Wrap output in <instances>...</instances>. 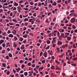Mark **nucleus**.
I'll list each match as a JSON object with an SVG mask.
<instances>
[{"label":"nucleus","mask_w":77,"mask_h":77,"mask_svg":"<svg viewBox=\"0 0 77 77\" xmlns=\"http://www.w3.org/2000/svg\"><path fill=\"white\" fill-rule=\"evenodd\" d=\"M55 69H56V70H60V69H61V68H59L58 66L56 65V67L55 68Z\"/></svg>","instance_id":"nucleus-3"},{"label":"nucleus","mask_w":77,"mask_h":77,"mask_svg":"<svg viewBox=\"0 0 77 77\" xmlns=\"http://www.w3.org/2000/svg\"><path fill=\"white\" fill-rule=\"evenodd\" d=\"M3 8H4V9H6V8H8V7L7 6H3Z\"/></svg>","instance_id":"nucleus-48"},{"label":"nucleus","mask_w":77,"mask_h":77,"mask_svg":"<svg viewBox=\"0 0 77 77\" xmlns=\"http://www.w3.org/2000/svg\"><path fill=\"white\" fill-rule=\"evenodd\" d=\"M8 36L10 38H13V37H14V35L11 34L8 35Z\"/></svg>","instance_id":"nucleus-6"},{"label":"nucleus","mask_w":77,"mask_h":77,"mask_svg":"<svg viewBox=\"0 0 77 77\" xmlns=\"http://www.w3.org/2000/svg\"><path fill=\"white\" fill-rule=\"evenodd\" d=\"M61 35L62 38H63V37H64V33H61Z\"/></svg>","instance_id":"nucleus-37"},{"label":"nucleus","mask_w":77,"mask_h":77,"mask_svg":"<svg viewBox=\"0 0 77 77\" xmlns=\"http://www.w3.org/2000/svg\"><path fill=\"white\" fill-rule=\"evenodd\" d=\"M23 37L24 38H27V35L25 34L23 36Z\"/></svg>","instance_id":"nucleus-12"},{"label":"nucleus","mask_w":77,"mask_h":77,"mask_svg":"<svg viewBox=\"0 0 77 77\" xmlns=\"http://www.w3.org/2000/svg\"><path fill=\"white\" fill-rule=\"evenodd\" d=\"M8 2H6V3H5L4 4V6H8Z\"/></svg>","instance_id":"nucleus-52"},{"label":"nucleus","mask_w":77,"mask_h":77,"mask_svg":"<svg viewBox=\"0 0 77 77\" xmlns=\"http://www.w3.org/2000/svg\"><path fill=\"white\" fill-rule=\"evenodd\" d=\"M64 54H63L62 55H60L59 56V57H62V56H63L64 55Z\"/></svg>","instance_id":"nucleus-32"},{"label":"nucleus","mask_w":77,"mask_h":77,"mask_svg":"<svg viewBox=\"0 0 77 77\" xmlns=\"http://www.w3.org/2000/svg\"><path fill=\"white\" fill-rule=\"evenodd\" d=\"M74 13V14H73V17H77V14H75V13Z\"/></svg>","instance_id":"nucleus-34"},{"label":"nucleus","mask_w":77,"mask_h":77,"mask_svg":"<svg viewBox=\"0 0 77 77\" xmlns=\"http://www.w3.org/2000/svg\"><path fill=\"white\" fill-rule=\"evenodd\" d=\"M72 28L73 29H76V27H75V26L74 25H73L72 26Z\"/></svg>","instance_id":"nucleus-27"},{"label":"nucleus","mask_w":77,"mask_h":77,"mask_svg":"<svg viewBox=\"0 0 77 77\" xmlns=\"http://www.w3.org/2000/svg\"><path fill=\"white\" fill-rule=\"evenodd\" d=\"M56 63H57V65H59V64H60V62H58L57 60H55Z\"/></svg>","instance_id":"nucleus-18"},{"label":"nucleus","mask_w":77,"mask_h":77,"mask_svg":"<svg viewBox=\"0 0 77 77\" xmlns=\"http://www.w3.org/2000/svg\"><path fill=\"white\" fill-rule=\"evenodd\" d=\"M74 12V10H72L70 11V13H73V12Z\"/></svg>","instance_id":"nucleus-51"},{"label":"nucleus","mask_w":77,"mask_h":77,"mask_svg":"<svg viewBox=\"0 0 77 77\" xmlns=\"http://www.w3.org/2000/svg\"><path fill=\"white\" fill-rule=\"evenodd\" d=\"M14 5L15 6H17L18 5V4L17 3V2H14Z\"/></svg>","instance_id":"nucleus-15"},{"label":"nucleus","mask_w":77,"mask_h":77,"mask_svg":"<svg viewBox=\"0 0 77 77\" xmlns=\"http://www.w3.org/2000/svg\"><path fill=\"white\" fill-rule=\"evenodd\" d=\"M18 9L19 10V11H21V8L20 6H18Z\"/></svg>","instance_id":"nucleus-28"},{"label":"nucleus","mask_w":77,"mask_h":77,"mask_svg":"<svg viewBox=\"0 0 77 77\" xmlns=\"http://www.w3.org/2000/svg\"><path fill=\"white\" fill-rule=\"evenodd\" d=\"M77 60V57L73 58L72 60Z\"/></svg>","instance_id":"nucleus-40"},{"label":"nucleus","mask_w":77,"mask_h":77,"mask_svg":"<svg viewBox=\"0 0 77 77\" xmlns=\"http://www.w3.org/2000/svg\"><path fill=\"white\" fill-rule=\"evenodd\" d=\"M30 5H33V2H31L30 3Z\"/></svg>","instance_id":"nucleus-64"},{"label":"nucleus","mask_w":77,"mask_h":77,"mask_svg":"<svg viewBox=\"0 0 77 77\" xmlns=\"http://www.w3.org/2000/svg\"><path fill=\"white\" fill-rule=\"evenodd\" d=\"M25 66V65H24V64H22L21 65V68L22 69Z\"/></svg>","instance_id":"nucleus-47"},{"label":"nucleus","mask_w":77,"mask_h":77,"mask_svg":"<svg viewBox=\"0 0 77 77\" xmlns=\"http://www.w3.org/2000/svg\"><path fill=\"white\" fill-rule=\"evenodd\" d=\"M14 40L15 41H17V40H18V38H17V37L16 36H14Z\"/></svg>","instance_id":"nucleus-8"},{"label":"nucleus","mask_w":77,"mask_h":77,"mask_svg":"<svg viewBox=\"0 0 77 77\" xmlns=\"http://www.w3.org/2000/svg\"><path fill=\"white\" fill-rule=\"evenodd\" d=\"M48 55V53H47L46 51H45L43 54V56H44L45 57H47V56Z\"/></svg>","instance_id":"nucleus-2"},{"label":"nucleus","mask_w":77,"mask_h":77,"mask_svg":"<svg viewBox=\"0 0 77 77\" xmlns=\"http://www.w3.org/2000/svg\"><path fill=\"white\" fill-rule=\"evenodd\" d=\"M43 54V52H41L40 53L39 56H42V55Z\"/></svg>","instance_id":"nucleus-33"},{"label":"nucleus","mask_w":77,"mask_h":77,"mask_svg":"<svg viewBox=\"0 0 77 77\" xmlns=\"http://www.w3.org/2000/svg\"><path fill=\"white\" fill-rule=\"evenodd\" d=\"M28 20H29V19H28L27 18H26L24 19V22H26V21H28Z\"/></svg>","instance_id":"nucleus-24"},{"label":"nucleus","mask_w":77,"mask_h":77,"mask_svg":"<svg viewBox=\"0 0 77 77\" xmlns=\"http://www.w3.org/2000/svg\"><path fill=\"white\" fill-rule=\"evenodd\" d=\"M16 36L18 37V38H19L20 37V35L19 34H17L16 35Z\"/></svg>","instance_id":"nucleus-55"},{"label":"nucleus","mask_w":77,"mask_h":77,"mask_svg":"<svg viewBox=\"0 0 77 77\" xmlns=\"http://www.w3.org/2000/svg\"><path fill=\"white\" fill-rule=\"evenodd\" d=\"M4 40L3 39L1 40L0 41V44H2V43H3L4 42Z\"/></svg>","instance_id":"nucleus-7"},{"label":"nucleus","mask_w":77,"mask_h":77,"mask_svg":"<svg viewBox=\"0 0 77 77\" xmlns=\"http://www.w3.org/2000/svg\"><path fill=\"white\" fill-rule=\"evenodd\" d=\"M5 50H3L2 51V54H5Z\"/></svg>","instance_id":"nucleus-42"},{"label":"nucleus","mask_w":77,"mask_h":77,"mask_svg":"<svg viewBox=\"0 0 77 77\" xmlns=\"http://www.w3.org/2000/svg\"><path fill=\"white\" fill-rule=\"evenodd\" d=\"M56 42V40H53L52 42L51 43L52 44H54V42Z\"/></svg>","instance_id":"nucleus-39"},{"label":"nucleus","mask_w":77,"mask_h":77,"mask_svg":"<svg viewBox=\"0 0 77 77\" xmlns=\"http://www.w3.org/2000/svg\"><path fill=\"white\" fill-rule=\"evenodd\" d=\"M28 4H29V2H26L25 3V5H28Z\"/></svg>","instance_id":"nucleus-59"},{"label":"nucleus","mask_w":77,"mask_h":77,"mask_svg":"<svg viewBox=\"0 0 77 77\" xmlns=\"http://www.w3.org/2000/svg\"><path fill=\"white\" fill-rule=\"evenodd\" d=\"M5 58L7 59V60L9 59V56L8 55H7L5 57Z\"/></svg>","instance_id":"nucleus-25"},{"label":"nucleus","mask_w":77,"mask_h":77,"mask_svg":"<svg viewBox=\"0 0 77 77\" xmlns=\"http://www.w3.org/2000/svg\"><path fill=\"white\" fill-rule=\"evenodd\" d=\"M2 45L3 47H5V43H3V44H2Z\"/></svg>","instance_id":"nucleus-49"},{"label":"nucleus","mask_w":77,"mask_h":77,"mask_svg":"<svg viewBox=\"0 0 77 77\" xmlns=\"http://www.w3.org/2000/svg\"><path fill=\"white\" fill-rule=\"evenodd\" d=\"M57 52H58V53H59L60 51V49H59V48H57Z\"/></svg>","instance_id":"nucleus-53"},{"label":"nucleus","mask_w":77,"mask_h":77,"mask_svg":"<svg viewBox=\"0 0 77 77\" xmlns=\"http://www.w3.org/2000/svg\"><path fill=\"white\" fill-rule=\"evenodd\" d=\"M16 70L17 71V72H19V71L20 70V68H17Z\"/></svg>","instance_id":"nucleus-17"},{"label":"nucleus","mask_w":77,"mask_h":77,"mask_svg":"<svg viewBox=\"0 0 77 77\" xmlns=\"http://www.w3.org/2000/svg\"><path fill=\"white\" fill-rule=\"evenodd\" d=\"M2 35L3 36H6V32H2Z\"/></svg>","instance_id":"nucleus-20"},{"label":"nucleus","mask_w":77,"mask_h":77,"mask_svg":"<svg viewBox=\"0 0 77 77\" xmlns=\"http://www.w3.org/2000/svg\"><path fill=\"white\" fill-rule=\"evenodd\" d=\"M50 42H50V41L49 40H48L47 42V44H50Z\"/></svg>","instance_id":"nucleus-57"},{"label":"nucleus","mask_w":77,"mask_h":77,"mask_svg":"<svg viewBox=\"0 0 77 77\" xmlns=\"http://www.w3.org/2000/svg\"><path fill=\"white\" fill-rule=\"evenodd\" d=\"M57 44L58 45H62V43L61 42L58 41Z\"/></svg>","instance_id":"nucleus-4"},{"label":"nucleus","mask_w":77,"mask_h":77,"mask_svg":"<svg viewBox=\"0 0 77 77\" xmlns=\"http://www.w3.org/2000/svg\"><path fill=\"white\" fill-rule=\"evenodd\" d=\"M32 67L33 68H35V64H32Z\"/></svg>","instance_id":"nucleus-54"},{"label":"nucleus","mask_w":77,"mask_h":77,"mask_svg":"<svg viewBox=\"0 0 77 77\" xmlns=\"http://www.w3.org/2000/svg\"><path fill=\"white\" fill-rule=\"evenodd\" d=\"M32 65V64H31V63H28L27 65H28V66H30V65Z\"/></svg>","instance_id":"nucleus-50"},{"label":"nucleus","mask_w":77,"mask_h":77,"mask_svg":"<svg viewBox=\"0 0 77 77\" xmlns=\"http://www.w3.org/2000/svg\"><path fill=\"white\" fill-rule=\"evenodd\" d=\"M73 47L74 48H76V47L75 46V44H74L73 45Z\"/></svg>","instance_id":"nucleus-58"},{"label":"nucleus","mask_w":77,"mask_h":77,"mask_svg":"<svg viewBox=\"0 0 77 77\" xmlns=\"http://www.w3.org/2000/svg\"><path fill=\"white\" fill-rule=\"evenodd\" d=\"M19 17L20 18H21V19H22V18H23V17L22 16V15L21 14H20V15Z\"/></svg>","instance_id":"nucleus-56"},{"label":"nucleus","mask_w":77,"mask_h":77,"mask_svg":"<svg viewBox=\"0 0 77 77\" xmlns=\"http://www.w3.org/2000/svg\"><path fill=\"white\" fill-rule=\"evenodd\" d=\"M10 74V72H9V71H8L6 73L7 75H9Z\"/></svg>","instance_id":"nucleus-38"},{"label":"nucleus","mask_w":77,"mask_h":77,"mask_svg":"<svg viewBox=\"0 0 77 77\" xmlns=\"http://www.w3.org/2000/svg\"><path fill=\"white\" fill-rule=\"evenodd\" d=\"M51 69H54V66H51Z\"/></svg>","instance_id":"nucleus-22"},{"label":"nucleus","mask_w":77,"mask_h":77,"mask_svg":"<svg viewBox=\"0 0 77 77\" xmlns=\"http://www.w3.org/2000/svg\"><path fill=\"white\" fill-rule=\"evenodd\" d=\"M28 74V73H27V72H25L24 73V75L25 76H27V75Z\"/></svg>","instance_id":"nucleus-19"},{"label":"nucleus","mask_w":77,"mask_h":77,"mask_svg":"<svg viewBox=\"0 0 77 77\" xmlns=\"http://www.w3.org/2000/svg\"><path fill=\"white\" fill-rule=\"evenodd\" d=\"M50 54L51 55V56H52V55H53V51H52V50L51 51Z\"/></svg>","instance_id":"nucleus-29"},{"label":"nucleus","mask_w":77,"mask_h":77,"mask_svg":"<svg viewBox=\"0 0 77 77\" xmlns=\"http://www.w3.org/2000/svg\"><path fill=\"white\" fill-rule=\"evenodd\" d=\"M20 63H22L24 62V61L22 60H20Z\"/></svg>","instance_id":"nucleus-31"},{"label":"nucleus","mask_w":77,"mask_h":77,"mask_svg":"<svg viewBox=\"0 0 77 77\" xmlns=\"http://www.w3.org/2000/svg\"><path fill=\"white\" fill-rule=\"evenodd\" d=\"M45 22H46V23H48H48H49V21H48V19L47 20H46L45 21Z\"/></svg>","instance_id":"nucleus-36"},{"label":"nucleus","mask_w":77,"mask_h":77,"mask_svg":"<svg viewBox=\"0 0 77 77\" xmlns=\"http://www.w3.org/2000/svg\"><path fill=\"white\" fill-rule=\"evenodd\" d=\"M69 14V12L67 11L66 12V15H68V14Z\"/></svg>","instance_id":"nucleus-62"},{"label":"nucleus","mask_w":77,"mask_h":77,"mask_svg":"<svg viewBox=\"0 0 77 77\" xmlns=\"http://www.w3.org/2000/svg\"><path fill=\"white\" fill-rule=\"evenodd\" d=\"M12 21H13V22H16V23H17V20L15 19H13L12 20Z\"/></svg>","instance_id":"nucleus-30"},{"label":"nucleus","mask_w":77,"mask_h":77,"mask_svg":"<svg viewBox=\"0 0 77 77\" xmlns=\"http://www.w3.org/2000/svg\"><path fill=\"white\" fill-rule=\"evenodd\" d=\"M13 31H14V32L12 31L13 33H14V34H16L17 33V31L15 30L14 29Z\"/></svg>","instance_id":"nucleus-10"},{"label":"nucleus","mask_w":77,"mask_h":77,"mask_svg":"<svg viewBox=\"0 0 77 77\" xmlns=\"http://www.w3.org/2000/svg\"><path fill=\"white\" fill-rule=\"evenodd\" d=\"M54 24L55 23H53L51 22V26H54Z\"/></svg>","instance_id":"nucleus-63"},{"label":"nucleus","mask_w":77,"mask_h":77,"mask_svg":"<svg viewBox=\"0 0 77 77\" xmlns=\"http://www.w3.org/2000/svg\"><path fill=\"white\" fill-rule=\"evenodd\" d=\"M65 35H66L67 36V35H69V33H68V32H66L65 33Z\"/></svg>","instance_id":"nucleus-45"},{"label":"nucleus","mask_w":77,"mask_h":77,"mask_svg":"<svg viewBox=\"0 0 77 77\" xmlns=\"http://www.w3.org/2000/svg\"><path fill=\"white\" fill-rule=\"evenodd\" d=\"M33 16L34 17H36V13H34L33 14Z\"/></svg>","instance_id":"nucleus-60"},{"label":"nucleus","mask_w":77,"mask_h":77,"mask_svg":"<svg viewBox=\"0 0 77 77\" xmlns=\"http://www.w3.org/2000/svg\"><path fill=\"white\" fill-rule=\"evenodd\" d=\"M56 5H57V2H54L52 4V5L54 6H56Z\"/></svg>","instance_id":"nucleus-13"},{"label":"nucleus","mask_w":77,"mask_h":77,"mask_svg":"<svg viewBox=\"0 0 77 77\" xmlns=\"http://www.w3.org/2000/svg\"><path fill=\"white\" fill-rule=\"evenodd\" d=\"M20 41H23V38L22 37L20 38Z\"/></svg>","instance_id":"nucleus-21"},{"label":"nucleus","mask_w":77,"mask_h":77,"mask_svg":"<svg viewBox=\"0 0 77 77\" xmlns=\"http://www.w3.org/2000/svg\"><path fill=\"white\" fill-rule=\"evenodd\" d=\"M71 39V37L68 36L67 37V39L68 41H70Z\"/></svg>","instance_id":"nucleus-9"},{"label":"nucleus","mask_w":77,"mask_h":77,"mask_svg":"<svg viewBox=\"0 0 77 77\" xmlns=\"http://www.w3.org/2000/svg\"><path fill=\"white\" fill-rule=\"evenodd\" d=\"M25 48L24 47V46L21 47L20 48V49H21V50H23V49H24Z\"/></svg>","instance_id":"nucleus-41"},{"label":"nucleus","mask_w":77,"mask_h":77,"mask_svg":"<svg viewBox=\"0 0 77 77\" xmlns=\"http://www.w3.org/2000/svg\"><path fill=\"white\" fill-rule=\"evenodd\" d=\"M8 55L10 57H12V54L11 53H9L8 54Z\"/></svg>","instance_id":"nucleus-11"},{"label":"nucleus","mask_w":77,"mask_h":77,"mask_svg":"<svg viewBox=\"0 0 77 77\" xmlns=\"http://www.w3.org/2000/svg\"><path fill=\"white\" fill-rule=\"evenodd\" d=\"M75 21V18L74 17L72 18L70 20L71 23H74Z\"/></svg>","instance_id":"nucleus-1"},{"label":"nucleus","mask_w":77,"mask_h":77,"mask_svg":"<svg viewBox=\"0 0 77 77\" xmlns=\"http://www.w3.org/2000/svg\"><path fill=\"white\" fill-rule=\"evenodd\" d=\"M73 2H74L73 3V4H74V5H75V4H76V3H77V2L75 1H74V0H73Z\"/></svg>","instance_id":"nucleus-16"},{"label":"nucleus","mask_w":77,"mask_h":77,"mask_svg":"<svg viewBox=\"0 0 77 77\" xmlns=\"http://www.w3.org/2000/svg\"><path fill=\"white\" fill-rule=\"evenodd\" d=\"M13 45V47H14L16 48V47H17V44H14Z\"/></svg>","instance_id":"nucleus-26"},{"label":"nucleus","mask_w":77,"mask_h":77,"mask_svg":"<svg viewBox=\"0 0 77 77\" xmlns=\"http://www.w3.org/2000/svg\"><path fill=\"white\" fill-rule=\"evenodd\" d=\"M73 15H74V13H72L69 14V16L71 17V16Z\"/></svg>","instance_id":"nucleus-35"},{"label":"nucleus","mask_w":77,"mask_h":77,"mask_svg":"<svg viewBox=\"0 0 77 77\" xmlns=\"http://www.w3.org/2000/svg\"><path fill=\"white\" fill-rule=\"evenodd\" d=\"M59 30L60 32H64V29H59Z\"/></svg>","instance_id":"nucleus-5"},{"label":"nucleus","mask_w":77,"mask_h":77,"mask_svg":"<svg viewBox=\"0 0 77 77\" xmlns=\"http://www.w3.org/2000/svg\"><path fill=\"white\" fill-rule=\"evenodd\" d=\"M32 20H33V19H30L29 21L28 22H29V23H31V22H32Z\"/></svg>","instance_id":"nucleus-23"},{"label":"nucleus","mask_w":77,"mask_h":77,"mask_svg":"<svg viewBox=\"0 0 77 77\" xmlns=\"http://www.w3.org/2000/svg\"><path fill=\"white\" fill-rule=\"evenodd\" d=\"M9 24L11 25V26H12L13 25H14V23H9Z\"/></svg>","instance_id":"nucleus-46"},{"label":"nucleus","mask_w":77,"mask_h":77,"mask_svg":"<svg viewBox=\"0 0 77 77\" xmlns=\"http://www.w3.org/2000/svg\"><path fill=\"white\" fill-rule=\"evenodd\" d=\"M6 65L5 63H3L2 64V66H3V67H5L6 66Z\"/></svg>","instance_id":"nucleus-43"},{"label":"nucleus","mask_w":77,"mask_h":77,"mask_svg":"<svg viewBox=\"0 0 77 77\" xmlns=\"http://www.w3.org/2000/svg\"><path fill=\"white\" fill-rule=\"evenodd\" d=\"M68 21H69L68 20H66L65 21V23H68Z\"/></svg>","instance_id":"nucleus-61"},{"label":"nucleus","mask_w":77,"mask_h":77,"mask_svg":"<svg viewBox=\"0 0 77 77\" xmlns=\"http://www.w3.org/2000/svg\"><path fill=\"white\" fill-rule=\"evenodd\" d=\"M25 25L26 26H27L28 25V23L27 22H25Z\"/></svg>","instance_id":"nucleus-44"},{"label":"nucleus","mask_w":77,"mask_h":77,"mask_svg":"<svg viewBox=\"0 0 77 77\" xmlns=\"http://www.w3.org/2000/svg\"><path fill=\"white\" fill-rule=\"evenodd\" d=\"M71 65H72V66H75H75H76V63H72L71 64Z\"/></svg>","instance_id":"nucleus-14"}]
</instances>
